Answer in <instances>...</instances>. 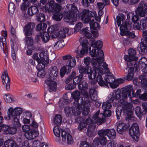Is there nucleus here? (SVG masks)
<instances>
[{"mask_svg":"<svg viewBox=\"0 0 147 147\" xmlns=\"http://www.w3.org/2000/svg\"><path fill=\"white\" fill-rule=\"evenodd\" d=\"M88 45L89 43L87 39H84L83 40L82 43V49L81 50H78L75 51L76 58H79L83 57L85 54L87 53L89 49L90 51V55L92 57H97L96 59L93 60L92 61L96 60L97 62L99 63V64H102L104 60V53L102 50L96 49V48L93 47V48L91 50V48L88 46Z\"/></svg>","mask_w":147,"mask_h":147,"instance_id":"1","label":"nucleus"},{"mask_svg":"<svg viewBox=\"0 0 147 147\" xmlns=\"http://www.w3.org/2000/svg\"><path fill=\"white\" fill-rule=\"evenodd\" d=\"M135 13L136 15L131 12L127 13L126 21L128 22H131V24L133 22L134 24H135V23L138 20V16L141 17H144L145 14L147 15V3H145L143 1H141L140 3L139 6L136 10Z\"/></svg>","mask_w":147,"mask_h":147,"instance_id":"2","label":"nucleus"},{"mask_svg":"<svg viewBox=\"0 0 147 147\" xmlns=\"http://www.w3.org/2000/svg\"><path fill=\"white\" fill-rule=\"evenodd\" d=\"M92 64L93 66V69L92 70L90 68L89 69L88 73V78L89 79H94L97 76L99 72H102V70L104 69L106 70H109L108 68V65L105 62L102 63V65L99 64V63H98L96 60L92 62Z\"/></svg>","mask_w":147,"mask_h":147,"instance_id":"3","label":"nucleus"},{"mask_svg":"<svg viewBox=\"0 0 147 147\" xmlns=\"http://www.w3.org/2000/svg\"><path fill=\"white\" fill-rule=\"evenodd\" d=\"M8 116L5 117V119L11 120L15 127L20 126L21 124L19 121V116L22 112V109L20 107L13 109L10 108L8 110Z\"/></svg>","mask_w":147,"mask_h":147,"instance_id":"4","label":"nucleus"},{"mask_svg":"<svg viewBox=\"0 0 147 147\" xmlns=\"http://www.w3.org/2000/svg\"><path fill=\"white\" fill-rule=\"evenodd\" d=\"M66 7L69 11L64 18L65 21L70 24H73L76 20L78 11L77 7L72 4H67Z\"/></svg>","mask_w":147,"mask_h":147,"instance_id":"5","label":"nucleus"},{"mask_svg":"<svg viewBox=\"0 0 147 147\" xmlns=\"http://www.w3.org/2000/svg\"><path fill=\"white\" fill-rule=\"evenodd\" d=\"M80 32L86 38L88 39L90 38V40L91 42L92 47L96 48V49H101L103 46L102 41L98 40L94 42L95 38L94 37H92V32H90V29L88 27H86L81 30Z\"/></svg>","mask_w":147,"mask_h":147,"instance_id":"6","label":"nucleus"},{"mask_svg":"<svg viewBox=\"0 0 147 147\" xmlns=\"http://www.w3.org/2000/svg\"><path fill=\"white\" fill-rule=\"evenodd\" d=\"M79 16L80 18L84 23H88L92 20V17H95V20L98 22H100L101 19L100 16H96V13L95 11H91L87 9H84Z\"/></svg>","mask_w":147,"mask_h":147,"instance_id":"7","label":"nucleus"},{"mask_svg":"<svg viewBox=\"0 0 147 147\" xmlns=\"http://www.w3.org/2000/svg\"><path fill=\"white\" fill-rule=\"evenodd\" d=\"M111 115V111L109 109L104 110L103 113H100V111H98L93 115V120L100 125L106 122L105 118L110 117Z\"/></svg>","mask_w":147,"mask_h":147,"instance_id":"8","label":"nucleus"},{"mask_svg":"<svg viewBox=\"0 0 147 147\" xmlns=\"http://www.w3.org/2000/svg\"><path fill=\"white\" fill-rule=\"evenodd\" d=\"M121 103L123 105L122 107V110L123 111L124 113L127 115V117L126 118V120L128 121L129 120H132L133 118L132 104L130 102H126V100H125L123 103Z\"/></svg>","mask_w":147,"mask_h":147,"instance_id":"9","label":"nucleus"},{"mask_svg":"<svg viewBox=\"0 0 147 147\" xmlns=\"http://www.w3.org/2000/svg\"><path fill=\"white\" fill-rule=\"evenodd\" d=\"M71 94L72 98L74 100L73 102V105H74L76 107L78 108L79 109H82L83 104L85 101L83 99L82 97L80 96V92L77 90H76L72 93Z\"/></svg>","mask_w":147,"mask_h":147,"instance_id":"10","label":"nucleus"},{"mask_svg":"<svg viewBox=\"0 0 147 147\" xmlns=\"http://www.w3.org/2000/svg\"><path fill=\"white\" fill-rule=\"evenodd\" d=\"M76 60L74 57L72 58V59L70 60L69 63L66 64V66H64L62 67L60 71L61 77L62 78L66 73L67 74L69 73L71 70L72 67L76 65Z\"/></svg>","mask_w":147,"mask_h":147,"instance_id":"11","label":"nucleus"},{"mask_svg":"<svg viewBox=\"0 0 147 147\" xmlns=\"http://www.w3.org/2000/svg\"><path fill=\"white\" fill-rule=\"evenodd\" d=\"M133 87L131 85H129L126 86L123 88L121 95V98L120 101L121 103H123L125 100L127 98V96L129 98H132L131 93L133 91Z\"/></svg>","mask_w":147,"mask_h":147,"instance_id":"12","label":"nucleus"},{"mask_svg":"<svg viewBox=\"0 0 147 147\" xmlns=\"http://www.w3.org/2000/svg\"><path fill=\"white\" fill-rule=\"evenodd\" d=\"M129 134L135 140L138 139L139 136V128L137 123H134L129 129Z\"/></svg>","mask_w":147,"mask_h":147,"instance_id":"13","label":"nucleus"},{"mask_svg":"<svg viewBox=\"0 0 147 147\" xmlns=\"http://www.w3.org/2000/svg\"><path fill=\"white\" fill-rule=\"evenodd\" d=\"M2 35L0 38V47L4 53L5 51L7 50V45L6 41L7 37V32L6 31H2L1 32Z\"/></svg>","mask_w":147,"mask_h":147,"instance_id":"14","label":"nucleus"},{"mask_svg":"<svg viewBox=\"0 0 147 147\" xmlns=\"http://www.w3.org/2000/svg\"><path fill=\"white\" fill-rule=\"evenodd\" d=\"M81 109H79L78 108L76 107L74 105H73V108L66 107L65 108V113L66 115L68 116L71 115V112L74 114L75 116L79 115L81 114Z\"/></svg>","mask_w":147,"mask_h":147,"instance_id":"15","label":"nucleus"},{"mask_svg":"<svg viewBox=\"0 0 147 147\" xmlns=\"http://www.w3.org/2000/svg\"><path fill=\"white\" fill-rule=\"evenodd\" d=\"M21 127H15L14 125L13 127H10L9 126L6 125H3L1 126L2 130L5 132L6 134L11 135L15 134L17 131V128H19Z\"/></svg>","mask_w":147,"mask_h":147,"instance_id":"16","label":"nucleus"},{"mask_svg":"<svg viewBox=\"0 0 147 147\" xmlns=\"http://www.w3.org/2000/svg\"><path fill=\"white\" fill-rule=\"evenodd\" d=\"M58 74V69L55 66L51 67L49 69L48 74L46 76L49 79L54 80L56 78Z\"/></svg>","mask_w":147,"mask_h":147,"instance_id":"17","label":"nucleus"},{"mask_svg":"<svg viewBox=\"0 0 147 147\" xmlns=\"http://www.w3.org/2000/svg\"><path fill=\"white\" fill-rule=\"evenodd\" d=\"M35 25L34 23L31 22L25 25L23 28V31L24 34L26 36L32 35Z\"/></svg>","mask_w":147,"mask_h":147,"instance_id":"18","label":"nucleus"},{"mask_svg":"<svg viewBox=\"0 0 147 147\" xmlns=\"http://www.w3.org/2000/svg\"><path fill=\"white\" fill-rule=\"evenodd\" d=\"M125 59L127 61V68L129 67H133L134 69L135 67L137 69L139 68L138 63H137V60L130 58L128 55L125 56Z\"/></svg>","mask_w":147,"mask_h":147,"instance_id":"19","label":"nucleus"},{"mask_svg":"<svg viewBox=\"0 0 147 147\" xmlns=\"http://www.w3.org/2000/svg\"><path fill=\"white\" fill-rule=\"evenodd\" d=\"M1 78L3 80V84H6V88L7 91L9 90L10 84V80L7 71H5L3 73L1 76Z\"/></svg>","mask_w":147,"mask_h":147,"instance_id":"20","label":"nucleus"},{"mask_svg":"<svg viewBox=\"0 0 147 147\" xmlns=\"http://www.w3.org/2000/svg\"><path fill=\"white\" fill-rule=\"evenodd\" d=\"M88 83L85 81H83L79 83L78 85L79 89L81 90V93L86 97H88V93L85 90L88 88Z\"/></svg>","mask_w":147,"mask_h":147,"instance_id":"21","label":"nucleus"},{"mask_svg":"<svg viewBox=\"0 0 147 147\" xmlns=\"http://www.w3.org/2000/svg\"><path fill=\"white\" fill-rule=\"evenodd\" d=\"M115 95L113 92H111L108 97L107 101L111 103H112L115 99H119L121 98V92L119 90L115 91Z\"/></svg>","mask_w":147,"mask_h":147,"instance_id":"22","label":"nucleus"},{"mask_svg":"<svg viewBox=\"0 0 147 147\" xmlns=\"http://www.w3.org/2000/svg\"><path fill=\"white\" fill-rule=\"evenodd\" d=\"M147 19V17L145 19L141 20L140 24L137 22L134 24V26L137 29L140 30H142L143 31L146 30L147 29V24H146V20Z\"/></svg>","mask_w":147,"mask_h":147,"instance_id":"23","label":"nucleus"},{"mask_svg":"<svg viewBox=\"0 0 147 147\" xmlns=\"http://www.w3.org/2000/svg\"><path fill=\"white\" fill-rule=\"evenodd\" d=\"M138 63L139 68L142 69V71L145 73H147V59L146 57L141 58Z\"/></svg>","mask_w":147,"mask_h":147,"instance_id":"24","label":"nucleus"},{"mask_svg":"<svg viewBox=\"0 0 147 147\" xmlns=\"http://www.w3.org/2000/svg\"><path fill=\"white\" fill-rule=\"evenodd\" d=\"M129 126L128 123L127 124L124 123H119L117 127V131L119 134H123L125 131L127 129Z\"/></svg>","mask_w":147,"mask_h":147,"instance_id":"25","label":"nucleus"},{"mask_svg":"<svg viewBox=\"0 0 147 147\" xmlns=\"http://www.w3.org/2000/svg\"><path fill=\"white\" fill-rule=\"evenodd\" d=\"M96 87L94 86L93 87L90 88L89 89V93L91 99L93 101H95L97 99V92L96 90Z\"/></svg>","mask_w":147,"mask_h":147,"instance_id":"26","label":"nucleus"},{"mask_svg":"<svg viewBox=\"0 0 147 147\" xmlns=\"http://www.w3.org/2000/svg\"><path fill=\"white\" fill-rule=\"evenodd\" d=\"M50 5L51 7V12H59L61 10L62 7L57 3L55 2L54 1H51L50 2Z\"/></svg>","mask_w":147,"mask_h":147,"instance_id":"27","label":"nucleus"},{"mask_svg":"<svg viewBox=\"0 0 147 147\" xmlns=\"http://www.w3.org/2000/svg\"><path fill=\"white\" fill-rule=\"evenodd\" d=\"M131 27V22H128L125 21L123 22L121 25L120 29L121 32L124 33L126 30H129Z\"/></svg>","mask_w":147,"mask_h":147,"instance_id":"28","label":"nucleus"},{"mask_svg":"<svg viewBox=\"0 0 147 147\" xmlns=\"http://www.w3.org/2000/svg\"><path fill=\"white\" fill-rule=\"evenodd\" d=\"M82 114L86 116L89 113L90 111V104L88 100H86L83 103Z\"/></svg>","mask_w":147,"mask_h":147,"instance_id":"29","label":"nucleus"},{"mask_svg":"<svg viewBox=\"0 0 147 147\" xmlns=\"http://www.w3.org/2000/svg\"><path fill=\"white\" fill-rule=\"evenodd\" d=\"M103 74V70H102V73L100 72L98 73L96 76V81L100 86L104 87V86H107V83H105V81L103 80L101 75Z\"/></svg>","mask_w":147,"mask_h":147,"instance_id":"30","label":"nucleus"},{"mask_svg":"<svg viewBox=\"0 0 147 147\" xmlns=\"http://www.w3.org/2000/svg\"><path fill=\"white\" fill-rule=\"evenodd\" d=\"M40 59L42 61L46 63H49V58L48 55V52L47 51H44L40 53L39 54Z\"/></svg>","mask_w":147,"mask_h":147,"instance_id":"31","label":"nucleus"},{"mask_svg":"<svg viewBox=\"0 0 147 147\" xmlns=\"http://www.w3.org/2000/svg\"><path fill=\"white\" fill-rule=\"evenodd\" d=\"M53 80H47L45 81V83L48 86L49 89L52 91H55L57 88V83Z\"/></svg>","mask_w":147,"mask_h":147,"instance_id":"32","label":"nucleus"},{"mask_svg":"<svg viewBox=\"0 0 147 147\" xmlns=\"http://www.w3.org/2000/svg\"><path fill=\"white\" fill-rule=\"evenodd\" d=\"M38 12V7L36 6H32L28 8L27 13L28 15L30 16H32L36 13Z\"/></svg>","mask_w":147,"mask_h":147,"instance_id":"33","label":"nucleus"},{"mask_svg":"<svg viewBox=\"0 0 147 147\" xmlns=\"http://www.w3.org/2000/svg\"><path fill=\"white\" fill-rule=\"evenodd\" d=\"M4 147H18L16 142L12 140H8L4 143Z\"/></svg>","mask_w":147,"mask_h":147,"instance_id":"34","label":"nucleus"},{"mask_svg":"<svg viewBox=\"0 0 147 147\" xmlns=\"http://www.w3.org/2000/svg\"><path fill=\"white\" fill-rule=\"evenodd\" d=\"M61 129L58 126H55L53 129V131L55 136L57 137V138L56 139V142H59L60 140V132H61Z\"/></svg>","mask_w":147,"mask_h":147,"instance_id":"35","label":"nucleus"},{"mask_svg":"<svg viewBox=\"0 0 147 147\" xmlns=\"http://www.w3.org/2000/svg\"><path fill=\"white\" fill-rule=\"evenodd\" d=\"M78 70L79 71V73H80L79 75H81L83 77L84 74H87L88 73L89 69L88 68L80 65H78Z\"/></svg>","mask_w":147,"mask_h":147,"instance_id":"36","label":"nucleus"},{"mask_svg":"<svg viewBox=\"0 0 147 147\" xmlns=\"http://www.w3.org/2000/svg\"><path fill=\"white\" fill-rule=\"evenodd\" d=\"M42 40L44 43L48 42L49 40L50 35L48 32H44L40 34Z\"/></svg>","mask_w":147,"mask_h":147,"instance_id":"37","label":"nucleus"},{"mask_svg":"<svg viewBox=\"0 0 147 147\" xmlns=\"http://www.w3.org/2000/svg\"><path fill=\"white\" fill-rule=\"evenodd\" d=\"M94 19L91 20L89 23L90 24V28L93 30L99 29L100 26L99 24L97 22H94Z\"/></svg>","mask_w":147,"mask_h":147,"instance_id":"38","label":"nucleus"},{"mask_svg":"<svg viewBox=\"0 0 147 147\" xmlns=\"http://www.w3.org/2000/svg\"><path fill=\"white\" fill-rule=\"evenodd\" d=\"M105 83H107V86H104V87H108V84H110L113 83L115 81V79L114 77L110 75H107L105 76Z\"/></svg>","mask_w":147,"mask_h":147,"instance_id":"39","label":"nucleus"},{"mask_svg":"<svg viewBox=\"0 0 147 147\" xmlns=\"http://www.w3.org/2000/svg\"><path fill=\"white\" fill-rule=\"evenodd\" d=\"M128 53L129 56H128L130 58L136 60H137L138 59L137 57L135 56L136 54V51L135 50L132 48L129 49L128 51Z\"/></svg>","mask_w":147,"mask_h":147,"instance_id":"40","label":"nucleus"},{"mask_svg":"<svg viewBox=\"0 0 147 147\" xmlns=\"http://www.w3.org/2000/svg\"><path fill=\"white\" fill-rule=\"evenodd\" d=\"M48 33L50 35L52 38H55L56 35H55L56 30L54 26H51L49 27L47 30Z\"/></svg>","mask_w":147,"mask_h":147,"instance_id":"41","label":"nucleus"},{"mask_svg":"<svg viewBox=\"0 0 147 147\" xmlns=\"http://www.w3.org/2000/svg\"><path fill=\"white\" fill-rule=\"evenodd\" d=\"M53 122L57 125H60L62 122V117L59 115H56L55 117L53 120Z\"/></svg>","mask_w":147,"mask_h":147,"instance_id":"42","label":"nucleus"},{"mask_svg":"<svg viewBox=\"0 0 147 147\" xmlns=\"http://www.w3.org/2000/svg\"><path fill=\"white\" fill-rule=\"evenodd\" d=\"M125 16L122 13L119 14V15L117 16V25L119 26L121 23V22H123L125 20Z\"/></svg>","mask_w":147,"mask_h":147,"instance_id":"43","label":"nucleus"},{"mask_svg":"<svg viewBox=\"0 0 147 147\" xmlns=\"http://www.w3.org/2000/svg\"><path fill=\"white\" fill-rule=\"evenodd\" d=\"M107 136L110 139H114L116 137V133L114 129H108Z\"/></svg>","mask_w":147,"mask_h":147,"instance_id":"44","label":"nucleus"},{"mask_svg":"<svg viewBox=\"0 0 147 147\" xmlns=\"http://www.w3.org/2000/svg\"><path fill=\"white\" fill-rule=\"evenodd\" d=\"M63 14L60 12H56L53 16L54 20L56 21H60L61 20L63 17Z\"/></svg>","mask_w":147,"mask_h":147,"instance_id":"45","label":"nucleus"},{"mask_svg":"<svg viewBox=\"0 0 147 147\" xmlns=\"http://www.w3.org/2000/svg\"><path fill=\"white\" fill-rule=\"evenodd\" d=\"M134 68L133 67L129 68L128 71V74L126 76V79L128 80H131L134 76Z\"/></svg>","mask_w":147,"mask_h":147,"instance_id":"46","label":"nucleus"},{"mask_svg":"<svg viewBox=\"0 0 147 147\" xmlns=\"http://www.w3.org/2000/svg\"><path fill=\"white\" fill-rule=\"evenodd\" d=\"M26 45L27 47L32 46L33 44V41L32 37L26 36L25 38Z\"/></svg>","mask_w":147,"mask_h":147,"instance_id":"47","label":"nucleus"},{"mask_svg":"<svg viewBox=\"0 0 147 147\" xmlns=\"http://www.w3.org/2000/svg\"><path fill=\"white\" fill-rule=\"evenodd\" d=\"M37 69H38V71L37 73V76L40 78H43L46 74V73L44 69H43V67L40 66L38 67L37 66Z\"/></svg>","mask_w":147,"mask_h":147,"instance_id":"48","label":"nucleus"},{"mask_svg":"<svg viewBox=\"0 0 147 147\" xmlns=\"http://www.w3.org/2000/svg\"><path fill=\"white\" fill-rule=\"evenodd\" d=\"M24 1V2L20 6L21 9L23 11H26L27 7L30 6V3L28 1Z\"/></svg>","mask_w":147,"mask_h":147,"instance_id":"49","label":"nucleus"},{"mask_svg":"<svg viewBox=\"0 0 147 147\" xmlns=\"http://www.w3.org/2000/svg\"><path fill=\"white\" fill-rule=\"evenodd\" d=\"M36 20L40 22H44L45 20V16L42 13H40L36 16Z\"/></svg>","mask_w":147,"mask_h":147,"instance_id":"50","label":"nucleus"},{"mask_svg":"<svg viewBox=\"0 0 147 147\" xmlns=\"http://www.w3.org/2000/svg\"><path fill=\"white\" fill-rule=\"evenodd\" d=\"M83 79V77L81 75H79L78 76L74 77L73 79V82L75 84H79L81 82Z\"/></svg>","mask_w":147,"mask_h":147,"instance_id":"51","label":"nucleus"},{"mask_svg":"<svg viewBox=\"0 0 147 147\" xmlns=\"http://www.w3.org/2000/svg\"><path fill=\"white\" fill-rule=\"evenodd\" d=\"M108 129H101L98 131V135L100 137H105L107 136Z\"/></svg>","mask_w":147,"mask_h":147,"instance_id":"52","label":"nucleus"},{"mask_svg":"<svg viewBox=\"0 0 147 147\" xmlns=\"http://www.w3.org/2000/svg\"><path fill=\"white\" fill-rule=\"evenodd\" d=\"M112 105L111 103L108 102L107 101L106 102H103L102 105V108L104 110L109 109L111 108Z\"/></svg>","mask_w":147,"mask_h":147,"instance_id":"53","label":"nucleus"},{"mask_svg":"<svg viewBox=\"0 0 147 147\" xmlns=\"http://www.w3.org/2000/svg\"><path fill=\"white\" fill-rule=\"evenodd\" d=\"M135 112L136 114L139 117L140 119H141L142 118V116L143 115L142 114V112L141 111V108L139 106L136 107L135 109Z\"/></svg>","mask_w":147,"mask_h":147,"instance_id":"54","label":"nucleus"},{"mask_svg":"<svg viewBox=\"0 0 147 147\" xmlns=\"http://www.w3.org/2000/svg\"><path fill=\"white\" fill-rule=\"evenodd\" d=\"M124 33L128 37L130 38H133L136 36L135 33L134 31L130 32V31H126Z\"/></svg>","mask_w":147,"mask_h":147,"instance_id":"55","label":"nucleus"},{"mask_svg":"<svg viewBox=\"0 0 147 147\" xmlns=\"http://www.w3.org/2000/svg\"><path fill=\"white\" fill-rule=\"evenodd\" d=\"M33 58L36 60L38 62V65L37 67H38L39 66H41V65H43V63L42 62L41 60L38 57V54L37 53L34 54L33 56Z\"/></svg>","mask_w":147,"mask_h":147,"instance_id":"56","label":"nucleus"},{"mask_svg":"<svg viewBox=\"0 0 147 147\" xmlns=\"http://www.w3.org/2000/svg\"><path fill=\"white\" fill-rule=\"evenodd\" d=\"M140 48L141 53H145L147 52V42L145 43H142V45L141 44Z\"/></svg>","mask_w":147,"mask_h":147,"instance_id":"57","label":"nucleus"},{"mask_svg":"<svg viewBox=\"0 0 147 147\" xmlns=\"http://www.w3.org/2000/svg\"><path fill=\"white\" fill-rule=\"evenodd\" d=\"M15 10V6L13 3H10L8 5V10L9 12L13 13Z\"/></svg>","mask_w":147,"mask_h":147,"instance_id":"58","label":"nucleus"},{"mask_svg":"<svg viewBox=\"0 0 147 147\" xmlns=\"http://www.w3.org/2000/svg\"><path fill=\"white\" fill-rule=\"evenodd\" d=\"M117 142L114 141H108L106 147H117Z\"/></svg>","mask_w":147,"mask_h":147,"instance_id":"59","label":"nucleus"},{"mask_svg":"<svg viewBox=\"0 0 147 147\" xmlns=\"http://www.w3.org/2000/svg\"><path fill=\"white\" fill-rule=\"evenodd\" d=\"M76 75V74L75 72H72L69 75L68 77L66 79L65 81V83L67 84L70 82Z\"/></svg>","mask_w":147,"mask_h":147,"instance_id":"60","label":"nucleus"},{"mask_svg":"<svg viewBox=\"0 0 147 147\" xmlns=\"http://www.w3.org/2000/svg\"><path fill=\"white\" fill-rule=\"evenodd\" d=\"M69 31L68 29L67 28H65L63 29L62 30L59 31V34L60 36L63 38L66 37L65 34L67 33Z\"/></svg>","mask_w":147,"mask_h":147,"instance_id":"61","label":"nucleus"},{"mask_svg":"<svg viewBox=\"0 0 147 147\" xmlns=\"http://www.w3.org/2000/svg\"><path fill=\"white\" fill-rule=\"evenodd\" d=\"M67 143L68 144H71L74 143V140L72 136L68 133L67 135Z\"/></svg>","mask_w":147,"mask_h":147,"instance_id":"62","label":"nucleus"},{"mask_svg":"<svg viewBox=\"0 0 147 147\" xmlns=\"http://www.w3.org/2000/svg\"><path fill=\"white\" fill-rule=\"evenodd\" d=\"M51 7L50 5V2L47 4L45 6L43 7H42V11L45 12H51Z\"/></svg>","mask_w":147,"mask_h":147,"instance_id":"63","label":"nucleus"},{"mask_svg":"<svg viewBox=\"0 0 147 147\" xmlns=\"http://www.w3.org/2000/svg\"><path fill=\"white\" fill-rule=\"evenodd\" d=\"M4 98L5 100L8 103H10L12 102L11 96L9 94H7L4 95Z\"/></svg>","mask_w":147,"mask_h":147,"instance_id":"64","label":"nucleus"}]
</instances>
